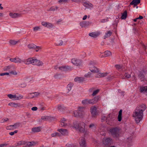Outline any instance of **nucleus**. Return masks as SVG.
<instances>
[{
    "label": "nucleus",
    "mask_w": 147,
    "mask_h": 147,
    "mask_svg": "<svg viewBox=\"0 0 147 147\" xmlns=\"http://www.w3.org/2000/svg\"><path fill=\"white\" fill-rule=\"evenodd\" d=\"M109 134L114 138H118L121 132V129L119 127H112L110 128Z\"/></svg>",
    "instance_id": "f257e3e1"
},
{
    "label": "nucleus",
    "mask_w": 147,
    "mask_h": 147,
    "mask_svg": "<svg viewBox=\"0 0 147 147\" xmlns=\"http://www.w3.org/2000/svg\"><path fill=\"white\" fill-rule=\"evenodd\" d=\"M73 127L76 129H78L81 133L85 131V126L86 124L83 122L75 121L73 123Z\"/></svg>",
    "instance_id": "f03ea898"
},
{
    "label": "nucleus",
    "mask_w": 147,
    "mask_h": 147,
    "mask_svg": "<svg viewBox=\"0 0 147 147\" xmlns=\"http://www.w3.org/2000/svg\"><path fill=\"white\" fill-rule=\"evenodd\" d=\"M84 107H79L78 110L75 111L74 112L75 117H77L83 118L84 116Z\"/></svg>",
    "instance_id": "7ed1b4c3"
},
{
    "label": "nucleus",
    "mask_w": 147,
    "mask_h": 147,
    "mask_svg": "<svg viewBox=\"0 0 147 147\" xmlns=\"http://www.w3.org/2000/svg\"><path fill=\"white\" fill-rule=\"evenodd\" d=\"M143 115V112L135 110V112L133 114V116L135 117V121L137 123H139L142 120Z\"/></svg>",
    "instance_id": "20e7f679"
},
{
    "label": "nucleus",
    "mask_w": 147,
    "mask_h": 147,
    "mask_svg": "<svg viewBox=\"0 0 147 147\" xmlns=\"http://www.w3.org/2000/svg\"><path fill=\"white\" fill-rule=\"evenodd\" d=\"M141 81L145 80L146 78H147V70H143L140 72L138 76Z\"/></svg>",
    "instance_id": "39448f33"
},
{
    "label": "nucleus",
    "mask_w": 147,
    "mask_h": 147,
    "mask_svg": "<svg viewBox=\"0 0 147 147\" xmlns=\"http://www.w3.org/2000/svg\"><path fill=\"white\" fill-rule=\"evenodd\" d=\"M115 119L114 116L112 114H109L106 118V122L108 124L112 125L113 124L114 121Z\"/></svg>",
    "instance_id": "423d86ee"
},
{
    "label": "nucleus",
    "mask_w": 147,
    "mask_h": 147,
    "mask_svg": "<svg viewBox=\"0 0 147 147\" xmlns=\"http://www.w3.org/2000/svg\"><path fill=\"white\" fill-rule=\"evenodd\" d=\"M73 67L67 65H63L59 67L58 69L62 71L66 72L72 70Z\"/></svg>",
    "instance_id": "0eeeda50"
},
{
    "label": "nucleus",
    "mask_w": 147,
    "mask_h": 147,
    "mask_svg": "<svg viewBox=\"0 0 147 147\" xmlns=\"http://www.w3.org/2000/svg\"><path fill=\"white\" fill-rule=\"evenodd\" d=\"M72 63L76 66H80L82 63V61L80 59L76 58H73L71 60Z\"/></svg>",
    "instance_id": "6e6552de"
},
{
    "label": "nucleus",
    "mask_w": 147,
    "mask_h": 147,
    "mask_svg": "<svg viewBox=\"0 0 147 147\" xmlns=\"http://www.w3.org/2000/svg\"><path fill=\"white\" fill-rule=\"evenodd\" d=\"M99 99V96H96L92 99H87L88 105L89 104H94L97 102Z\"/></svg>",
    "instance_id": "1a4fd4ad"
},
{
    "label": "nucleus",
    "mask_w": 147,
    "mask_h": 147,
    "mask_svg": "<svg viewBox=\"0 0 147 147\" xmlns=\"http://www.w3.org/2000/svg\"><path fill=\"white\" fill-rule=\"evenodd\" d=\"M112 142V140L110 138H105L103 140V143L106 146H109Z\"/></svg>",
    "instance_id": "9d476101"
},
{
    "label": "nucleus",
    "mask_w": 147,
    "mask_h": 147,
    "mask_svg": "<svg viewBox=\"0 0 147 147\" xmlns=\"http://www.w3.org/2000/svg\"><path fill=\"white\" fill-rule=\"evenodd\" d=\"M34 57L29 58L24 61V63L26 65H30L32 64L34 65Z\"/></svg>",
    "instance_id": "9b49d317"
},
{
    "label": "nucleus",
    "mask_w": 147,
    "mask_h": 147,
    "mask_svg": "<svg viewBox=\"0 0 147 147\" xmlns=\"http://www.w3.org/2000/svg\"><path fill=\"white\" fill-rule=\"evenodd\" d=\"M82 5L86 8L91 9L93 7V5L89 1H85L84 0L82 1Z\"/></svg>",
    "instance_id": "f8f14e48"
},
{
    "label": "nucleus",
    "mask_w": 147,
    "mask_h": 147,
    "mask_svg": "<svg viewBox=\"0 0 147 147\" xmlns=\"http://www.w3.org/2000/svg\"><path fill=\"white\" fill-rule=\"evenodd\" d=\"M146 105L144 104H142L137 106L135 110L143 112V111L146 109Z\"/></svg>",
    "instance_id": "ddd939ff"
},
{
    "label": "nucleus",
    "mask_w": 147,
    "mask_h": 147,
    "mask_svg": "<svg viewBox=\"0 0 147 147\" xmlns=\"http://www.w3.org/2000/svg\"><path fill=\"white\" fill-rule=\"evenodd\" d=\"M97 108L95 106H92L90 109V111L93 117H95L97 114Z\"/></svg>",
    "instance_id": "4468645a"
},
{
    "label": "nucleus",
    "mask_w": 147,
    "mask_h": 147,
    "mask_svg": "<svg viewBox=\"0 0 147 147\" xmlns=\"http://www.w3.org/2000/svg\"><path fill=\"white\" fill-rule=\"evenodd\" d=\"M79 144L81 147H86V142L84 138L81 137L79 140Z\"/></svg>",
    "instance_id": "2eb2a0df"
},
{
    "label": "nucleus",
    "mask_w": 147,
    "mask_h": 147,
    "mask_svg": "<svg viewBox=\"0 0 147 147\" xmlns=\"http://www.w3.org/2000/svg\"><path fill=\"white\" fill-rule=\"evenodd\" d=\"M44 65V63L42 61L39 59L35 58L34 65H36L38 66H42Z\"/></svg>",
    "instance_id": "dca6fc26"
},
{
    "label": "nucleus",
    "mask_w": 147,
    "mask_h": 147,
    "mask_svg": "<svg viewBox=\"0 0 147 147\" xmlns=\"http://www.w3.org/2000/svg\"><path fill=\"white\" fill-rule=\"evenodd\" d=\"M57 131H59L63 135L67 136L68 135V131L67 129H58Z\"/></svg>",
    "instance_id": "f3484780"
},
{
    "label": "nucleus",
    "mask_w": 147,
    "mask_h": 147,
    "mask_svg": "<svg viewBox=\"0 0 147 147\" xmlns=\"http://www.w3.org/2000/svg\"><path fill=\"white\" fill-rule=\"evenodd\" d=\"M100 34L99 31L94 32L89 34V35L94 38H96L98 37Z\"/></svg>",
    "instance_id": "a211bd4d"
},
{
    "label": "nucleus",
    "mask_w": 147,
    "mask_h": 147,
    "mask_svg": "<svg viewBox=\"0 0 147 147\" xmlns=\"http://www.w3.org/2000/svg\"><path fill=\"white\" fill-rule=\"evenodd\" d=\"M140 91L142 93L147 95V86H140Z\"/></svg>",
    "instance_id": "6ab92c4d"
},
{
    "label": "nucleus",
    "mask_w": 147,
    "mask_h": 147,
    "mask_svg": "<svg viewBox=\"0 0 147 147\" xmlns=\"http://www.w3.org/2000/svg\"><path fill=\"white\" fill-rule=\"evenodd\" d=\"M91 24L89 21H83L80 23V25L82 28L86 27Z\"/></svg>",
    "instance_id": "aec40b11"
},
{
    "label": "nucleus",
    "mask_w": 147,
    "mask_h": 147,
    "mask_svg": "<svg viewBox=\"0 0 147 147\" xmlns=\"http://www.w3.org/2000/svg\"><path fill=\"white\" fill-rule=\"evenodd\" d=\"M8 105L15 108L18 107H20L22 106V105H20V103L13 102L9 103Z\"/></svg>",
    "instance_id": "412c9836"
},
{
    "label": "nucleus",
    "mask_w": 147,
    "mask_h": 147,
    "mask_svg": "<svg viewBox=\"0 0 147 147\" xmlns=\"http://www.w3.org/2000/svg\"><path fill=\"white\" fill-rule=\"evenodd\" d=\"M74 81L75 82L81 83L84 81V78L82 77H77L74 79Z\"/></svg>",
    "instance_id": "4be33fe9"
},
{
    "label": "nucleus",
    "mask_w": 147,
    "mask_h": 147,
    "mask_svg": "<svg viewBox=\"0 0 147 147\" xmlns=\"http://www.w3.org/2000/svg\"><path fill=\"white\" fill-rule=\"evenodd\" d=\"M89 68L91 71L93 73H97L98 72V69L94 66H93V67L89 66Z\"/></svg>",
    "instance_id": "5701e85b"
},
{
    "label": "nucleus",
    "mask_w": 147,
    "mask_h": 147,
    "mask_svg": "<svg viewBox=\"0 0 147 147\" xmlns=\"http://www.w3.org/2000/svg\"><path fill=\"white\" fill-rule=\"evenodd\" d=\"M116 68L119 71H123L125 70L124 66L122 65H115Z\"/></svg>",
    "instance_id": "b1692460"
},
{
    "label": "nucleus",
    "mask_w": 147,
    "mask_h": 147,
    "mask_svg": "<svg viewBox=\"0 0 147 147\" xmlns=\"http://www.w3.org/2000/svg\"><path fill=\"white\" fill-rule=\"evenodd\" d=\"M9 15L12 18H16L20 16V14L18 13H11L9 14Z\"/></svg>",
    "instance_id": "393cba45"
},
{
    "label": "nucleus",
    "mask_w": 147,
    "mask_h": 147,
    "mask_svg": "<svg viewBox=\"0 0 147 147\" xmlns=\"http://www.w3.org/2000/svg\"><path fill=\"white\" fill-rule=\"evenodd\" d=\"M107 73H99L96 75V78L103 77L107 76Z\"/></svg>",
    "instance_id": "a878e982"
},
{
    "label": "nucleus",
    "mask_w": 147,
    "mask_h": 147,
    "mask_svg": "<svg viewBox=\"0 0 147 147\" xmlns=\"http://www.w3.org/2000/svg\"><path fill=\"white\" fill-rule=\"evenodd\" d=\"M57 108L59 110L61 111H63L65 109L66 107L63 105H59Z\"/></svg>",
    "instance_id": "bb28decb"
},
{
    "label": "nucleus",
    "mask_w": 147,
    "mask_h": 147,
    "mask_svg": "<svg viewBox=\"0 0 147 147\" xmlns=\"http://www.w3.org/2000/svg\"><path fill=\"white\" fill-rule=\"evenodd\" d=\"M19 86L22 88L25 87L26 86V84L21 80L19 81Z\"/></svg>",
    "instance_id": "cd10ccee"
},
{
    "label": "nucleus",
    "mask_w": 147,
    "mask_h": 147,
    "mask_svg": "<svg viewBox=\"0 0 147 147\" xmlns=\"http://www.w3.org/2000/svg\"><path fill=\"white\" fill-rule=\"evenodd\" d=\"M32 130L33 132L36 133L40 131L41 130L39 127H37L32 128Z\"/></svg>",
    "instance_id": "c85d7f7f"
},
{
    "label": "nucleus",
    "mask_w": 147,
    "mask_h": 147,
    "mask_svg": "<svg viewBox=\"0 0 147 147\" xmlns=\"http://www.w3.org/2000/svg\"><path fill=\"white\" fill-rule=\"evenodd\" d=\"M27 142L25 141H21L18 142L16 145V147H17L18 146H21L22 145H25L26 144Z\"/></svg>",
    "instance_id": "c756f323"
},
{
    "label": "nucleus",
    "mask_w": 147,
    "mask_h": 147,
    "mask_svg": "<svg viewBox=\"0 0 147 147\" xmlns=\"http://www.w3.org/2000/svg\"><path fill=\"white\" fill-rule=\"evenodd\" d=\"M74 84L73 83H70L68 84L67 86V89L68 91L67 93L69 92L71 89V88L73 87Z\"/></svg>",
    "instance_id": "7c9ffc66"
},
{
    "label": "nucleus",
    "mask_w": 147,
    "mask_h": 147,
    "mask_svg": "<svg viewBox=\"0 0 147 147\" xmlns=\"http://www.w3.org/2000/svg\"><path fill=\"white\" fill-rule=\"evenodd\" d=\"M122 110L121 109L119 112V114L118 117V121H121L122 120Z\"/></svg>",
    "instance_id": "2f4dec72"
},
{
    "label": "nucleus",
    "mask_w": 147,
    "mask_h": 147,
    "mask_svg": "<svg viewBox=\"0 0 147 147\" xmlns=\"http://www.w3.org/2000/svg\"><path fill=\"white\" fill-rule=\"evenodd\" d=\"M24 61L22 60L19 58L16 57L15 58V63H21L22 62H24Z\"/></svg>",
    "instance_id": "473e14b6"
},
{
    "label": "nucleus",
    "mask_w": 147,
    "mask_h": 147,
    "mask_svg": "<svg viewBox=\"0 0 147 147\" xmlns=\"http://www.w3.org/2000/svg\"><path fill=\"white\" fill-rule=\"evenodd\" d=\"M37 142H35L33 141H32L27 143L26 145L27 146H28L30 147L35 145L37 144Z\"/></svg>",
    "instance_id": "72a5a7b5"
},
{
    "label": "nucleus",
    "mask_w": 147,
    "mask_h": 147,
    "mask_svg": "<svg viewBox=\"0 0 147 147\" xmlns=\"http://www.w3.org/2000/svg\"><path fill=\"white\" fill-rule=\"evenodd\" d=\"M112 34V32L110 31H109L105 34V35L104 36V39H105L110 37Z\"/></svg>",
    "instance_id": "f704fd0d"
},
{
    "label": "nucleus",
    "mask_w": 147,
    "mask_h": 147,
    "mask_svg": "<svg viewBox=\"0 0 147 147\" xmlns=\"http://www.w3.org/2000/svg\"><path fill=\"white\" fill-rule=\"evenodd\" d=\"M58 8V7L57 6H56L55 7L52 6L47 10V11H54L57 10Z\"/></svg>",
    "instance_id": "c9c22d12"
},
{
    "label": "nucleus",
    "mask_w": 147,
    "mask_h": 147,
    "mask_svg": "<svg viewBox=\"0 0 147 147\" xmlns=\"http://www.w3.org/2000/svg\"><path fill=\"white\" fill-rule=\"evenodd\" d=\"M127 15V12L126 11H125L123 13H122L121 18L122 19H125Z\"/></svg>",
    "instance_id": "e433bc0d"
},
{
    "label": "nucleus",
    "mask_w": 147,
    "mask_h": 147,
    "mask_svg": "<svg viewBox=\"0 0 147 147\" xmlns=\"http://www.w3.org/2000/svg\"><path fill=\"white\" fill-rule=\"evenodd\" d=\"M18 42V41H16L13 40H11L9 41V43L10 45H16Z\"/></svg>",
    "instance_id": "4c0bfd02"
},
{
    "label": "nucleus",
    "mask_w": 147,
    "mask_h": 147,
    "mask_svg": "<svg viewBox=\"0 0 147 147\" xmlns=\"http://www.w3.org/2000/svg\"><path fill=\"white\" fill-rule=\"evenodd\" d=\"M35 97V96L33 93H31L28 94V95L26 96V98L28 99L32 98Z\"/></svg>",
    "instance_id": "58836bf2"
},
{
    "label": "nucleus",
    "mask_w": 147,
    "mask_h": 147,
    "mask_svg": "<svg viewBox=\"0 0 147 147\" xmlns=\"http://www.w3.org/2000/svg\"><path fill=\"white\" fill-rule=\"evenodd\" d=\"M105 57H108L111 55V53L109 51H106L104 52Z\"/></svg>",
    "instance_id": "ea45409f"
},
{
    "label": "nucleus",
    "mask_w": 147,
    "mask_h": 147,
    "mask_svg": "<svg viewBox=\"0 0 147 147\" xmlns=\"http://www.w3.org/2000/svg\"><path fill=\"white\" fill-rule=\"evenodd\" d=\"M27 47L29 49H34L36 47V45L33 44H29L28 45Z\"/></svg>",
    "instance_id": "a19ab883"
},
{
    "label": "nucleus",
    "mask_w": 147,
    "mask_h": 147,
    "mask_svg": "<svg viewBox=\"0 0 147 147\" xmlns=\"http://www.w3.org/2000/svg\"><path fill=\"white\" fill-rule=\"evenodd\" d=\"M51 136L52 137H57V136H60V134L56 132L52 134L51 135Z\"/></svg>",
    "instance_id": "79ce46f5"
},
{
    "label": "nucleus",
    "mask_w": 147,
    "mask_h": 147,
    "mask_svg": "<svg viewBox=\"0 0 147 147\" xmlns=\"http://www.w3.org/2000/svg\"><path fill=\"white\" fill-rule=\"evenodd\" d=\"M62 75L61 74L57 73L56 74H55L54 77L56 79L57 78H60L61 77Z\"/></svg>",
    "instance_id": "37998d69"
},
{
    "label": "nucleus",
    "mask_w": 147,
    "mask_h": 147,
    "mask_svg": "<svg viewBox=\"0 0 147 147\" xmlns=\"http://www.w3.org/2000/svg\"><path fill=\"white\" fill-rule=\"evenodd\" d=\"M21 125V123L20 122H17L15 123L13 125L14 129L19 127Z\"/></svg>",
    "instance_id": "c03bdc74"
},
{
    "label": "nucleus",
    "mask_w": 147,
    "mask_h": 147,
    "mask_svg": "<svg viewBox=\"0 0 147 147\" xmlns=\"http://www.w3.org/2000/svg\"><path fill=\"white\" fill-rule=\"evenodd\" d=\"M42 49V47L40 46H36V47L34 49L35 50L36 52H38L39 51H40Z\"/></svg>",
    "instance_id": "a18cd8bd"
},
{
    "label": "nucleus",
    "mask_w": 147,
    "mask_h": 147,
    "mask_svg": "<svg viewBox=\"0 0 147 147\" xmlns=\"http://www.w3.org/2000/svg\"><path fill=\"white\" fill-rule=\"evenodd\" d=\"M8 97L10 99H12L14 98V99L15 100L16 98V95H12L11 94H9L7 95Z\"/></svg>",
    "instance_id": "49530a36"
},
{
    "label": "nucleus",
    "mask_w": 147,
    "mask_h": 147,
    "mask_svg": "<svg viewBox=\"0 0 147 147\" xmlns=\"http://www.w3.org/2000/svg\"><path fill=\"white\" fill-rule=\"evenodd\" d=\"M96 125L95 124L92 123L89 125V127L90 129H93L96 128Z\"/></svg>",
    "instance_id": "de8ad7c7"
},
{
    "label": "nucleus",
    "mask_w": 147,
    "mask_h": 147,
    "mask_svg": "<svg viewBox=\"0 0 147 147\" xmlns=\"http://www.w3.org/2000/svg\"><path fill=\"white\" fill-rule=\"evenodd\" d=\"M41 119L44 121H47L50 119V117L48 116H43L42 117Z\"/></svg>",
    "instance_id": "09e8293b"
},
{
    "label": "nucleus",
    "mask_w": 147,
    "mask_h": 147,
    "mask_svg": "<svg viewBox=\"0 0 147 147\" xmlns=\"http://www.w3.org/2000/svg\"><path fill=\"white\" fill-rule=\"evenodd\" d=\"M12 67L11 65L7 66L5 67L4 68V70L5 71H7L10 69H11V68Z\"/></svg>",
    "instance_id": "8fccbe9b"
},
{
    "label": "nucleus",
    "mask_w": 147,
    "mask_h": 147,
    "mask_svg": "<svg viewBox=\"0 0 147 147\" xmlns=\"http://www.w3.org/2000/svg\"><path fill=\"white\" fill-rule=\"evenodd\" d=\"M132 3L134 4H139L140 3V0H133L131 2Z\"/></svg>",
    "instance_id": "3c124183"
},
{
    "label": "nucleus",
    "mask_w": 147,
    "mask_h": 147,
    "mask_svg": "<svg viewBox=\"0 0 147 147\" xmlns=\"http://www.w3.org/2000/svg\"><path fill=\"white\" fill-rule=\"evenodd\" d=\"M82 103L83 104V105H88V102L87 100V99H85L82 100Z\"/></svg>",
    "instance_id": "603ef678"
},
{
    "label": "nucleus",
    "mask_w": 147,
    "mask_h": 147,
    "mask_svg": "<svg viewBox=\"0 0 147 147\" xmlns=\"http://www.w3.org/2000/svg\"><path fill=\"white\" fill-rule=\"evenodd\" d=\"M69 1V0H59L58 2L60 3H68Z\"/></svg>",
    "instance_id": "864d4df0"
},
{
    "label": "nucleus",
    "mask_w": 147,
    "mask_h": 147,
    "mask_svg": "<svg viewBox=\"0 0 147 147\" xmlns=\"http://www.w3.org/2000/svg\"><path fill=\"white\" fill-rule=\"evenodd\" d=\"M60 126L62 127H64L67 125V124L65 122H60Z\"/></svg>",
    "instance_id": "5fc2aeb1"
},
{
    "label": "nucleus",
    "mask_w": 147,
    "mask_h": 147,
    "mask_svg": "<svg viewBox=\"0 0 147 147\" xmlns=\"http://www.w3.org/2000/svg\"><path fill=\"white\" fill-rule=\"evenodd\" d=\"M124 77L126 78H130L131 75L128 73H125L124 75Z\"/></svg>",
    "instance_id": "6e6d98bb"
},
{
    "label": "nucleus",
    "mask_w": 147,
    "mask_h": 147,
    "mask_svg": "<svg viewBox=\"0 0 147 147\" xmlns=\"http://www.w3.org/2000/svg\"><path fill=\"white\" fill-rule=\"evenodd\" d=\"M53 26V24L47 22L46 27L48 28H51Z\"/></svg>",
    "instance_id": "4d7b16f0"
},
{
    "label": "nucleus",
    "mask_w": 147,
    "mask_h": 147,
    "mask_svg": "<svg viewBox=\"0 0 147 147\" xmlns=\"http://www.w3.org/2000/svg\"><path fill=\"white\" fill-rule=\"evenodd\" d=\"M99 91V89H97L96 90L93 91V93L92 94V95L93 96L96 95Z\"/></svg>",
    "instance_id": "13d9d810"
},
{
    "label": "nucleus",
    "mask_w": 147,
    "mask_h": 147,
    "mask_svg": "<svg viewBox=\"0 0 147 147\" xmlns=\"http://www.w3.org/2000/svg\"><path fill=\"white\" fill-rule=\"evenodd\" d=\"M6 128L7 129H14L13 125L8 126L6 127Z\"/></svg>",
    "instance_id": "bf43d9fd"
},
{
    "label": "nucleus",
    "mask_w": 147,
    "mask_h": 147,
    "mask_svg": "<svg viewBox=\"0 0 147 147\" xmlns=\"http://www.w3.org/2000/svg\"><path fill=\"white\" fill-rule=\"evenodd\" d=\"M63 42L62 40L59 41V42H57L56 44L57 46H61L63 45Z\"/></svg>",
    "instance_id": "052dcab7"
},
{
    "label": "nucleus",
    "mask_w": 147,
    "mask_h": 147,
    "mask_svg": "<svg viewBox=\"0 0 147 147\" xmlns=\"http://www.w3.org/2000/svg\"><path fill=\"white\" fill-rule=\"evenodd\" d=\"M9 145V144L6 143L0 144V147H5Z\"/></svg>",
    "instance_id": "680f3d73"
},
{
    "label": "nucleus",
    "mask_w": 147,
    "mask_h": 147,
    "mask_svg": "<svg viewBox=\"0 0 147 147\" xmlns=\"http://www.w3.org/2000/svg\"><path fill=\"white\" fill-rule=\"evenodd\" d=\"M76 146L72 144H67L65 147H76Z\"/></svg>",
    "instance_id": "e2e57ef3"
},
{
    "label": "nucleus",
    "mask_w": 147,
    "mask_h": 147,
    "mask_svg": "<svg viewBox=\"0 0 147 147\" xmlns=\"http://www.w3.org/2000/svg\"><path fill=\"white\" fill-rule=\"evenodd\" d=\"M40 26H36L33 28V30L34 31H36L40 30Z\"/></svg>",
    "instance_id": "0e129e2a"
},
{
    "label": "nucleus",
    "mask_w": 147,
    "mask_h": 147,
    "mask_svg": "<svg viewBox=\"0 0 147 147\" xmlns=\"http://www.w3.org/2000/svg\"><path fill=\"white\" fill-rule=\"evenodd\" d=\"M9 120V119L7 118H6L5 119H3L1 120V122L2 123H4L5 122L8 121Z\"/></svg>",
    "instance_id": "69168bd1"
},
{
    "label": "nucleus",
    "mask_w": 147,
    "mask_h": 147,
    "mask_svg": "<svg viewBox=\"0 0 147 147\" xmlns=\"http://www.w3.org/2000/svg\"><path fill=\"white\" fill-rule=\"evenodd\" d=\"M18 132V130H15L13 132H11L9 133V134L11 136H13L15 134L17 133Z\"/></svg>",
    "instance_id": "338daca9"
},
{
    "label": "nucleus",
    "mask_w": 147,
    "mask_h": 147,
    "mask_svg": "<svg viewBox=\"0 0 147 147\" xmlns=\"http://www.w3.org/2000/svg\"><path fill=\"white\" fill-rule=\"evenodd\" d=\"M106 118L107 117L105 116L104 115L102 116L101 117L102 121L103 122L105 120H106Z\"/></svg>",
    "instance_id": "774afa93"
}]
</instances>
